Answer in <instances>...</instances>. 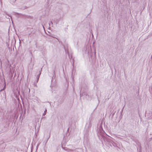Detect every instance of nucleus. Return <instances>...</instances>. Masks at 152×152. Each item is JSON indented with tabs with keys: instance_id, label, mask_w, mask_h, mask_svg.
Returning <instances> with one entry per match:
<instances>
[{
	"instance_id": "nucleus-11",
	"label": "nucleus",
	"mask_w": 152,
	"mask_h": 152,
	"mask_svg": "<svg viewBox=\"0 0 152 152\" xmlns=\"http://www.w3.org/2000/svg\"><path fill=\"white\" fill-rule=\"evenodd\" d=\"M50 137V135H49V137L48 138V139Z\"/></svg>"
},
{
	"instance_id": "nucleus-9",
	"label": "nucleus",
	"mask_w": 152,
	"mask_h": 152,
	"mask_svg": "<svg viewBox=\"0 0 152 152\" xmlns=\"http://www.w3.org/2000/svg\"><path fill=\"white\" fill-rule=\"evenodd\" d=\"M5 17H6V18H9H9H8V17H7V16H6Z\"/></svg>"
},
{
	"instance_id": "nucleus-5",
	"label": "nucleus",
	"mask_w": 152,
	"mask_h": 152,
	"mask_svg": "<svg viewBox=\"0 0 152 152\" xmlns=\"http://www.w3.org/2000/svg\"><path fill=\"white\" fill-rule=\"evenodd\" d=\"M50 23H51L52 24H53V23L52 21H50V22L49 23V24L50 25Z\"/></svg>"
},
{
	"instance_id": "nucleus-3",
	"label": "nucleus",
	"mask_w": 152,
	"mask_h": 152,
	"mask_svg": "<svg viewBox=\"0 0 152 152\" xmlns=\"http://www.w3.org/2000/svg\"><path fill=\"white\" fill-rule=\"evenodd\" d=\"M74 71L75 72V71L74 70V69H72V76L73 80V79H74V77H73V73Z\"/></svg>"
},
{
	"instance_id": "nucleus-10",
	"label": "nucleus",
	"mask_w": 152,
	"mask_h": 152,
	"mask_svg": "<svg viewBox=\"0 0 152 152\" xmlns=\"http://www.w3.org/2000/svg\"><path fill=\"white\" fill-rule=\"evenodd\" d=\"M30 89H29V92H30Z\"/></svg>"
},
{
	"instance_id": "nucleus-1",
	"label": "nucleus",
	"mask_w": 152,
	"mask_h": 152,
	"mask_svg": "<svg viewBox=\"0 0 152 152\" xmlns=\"http://www.w3.org/2000/svg\"><path fill=\"white\" fill-rule=\"evenodd\" d=\"M42 68L39 71V73H38V74L37 75V77H36L37 79V82H38V81L39 80V77H40V75L41 74V72L42 71Z\"/></svg>"
},
{
	"instance_id": "nucleus-6",
	"label": "nucleus",
	"mask_w": 152,
	"mask_h": 152,
	"mask_svg": "<svg viewBox=\"0 0 152 152\" xmlns=\"http://www.w3.org/2000/svg\"><path fill=\"white\" fill-rule=\"evenodd\" d=\"M50 36L52 37L53 38H55V37H54L53 36V35H50Z\"/></svg>"
},
{
	"instance_id": "nucleus-4",
	"label": "nucleus",
	"mask_w": 152,
	"mask_h": 152,
	"mask_svg": "<svg viewBox=\"0 0 152 152\" xmlns=\"http://www.w3.org/2000/svg\"><path fill=\"white\" fill-rule=\"evenodd\" d=\"M67 53L68 55V56H69V58H72V56H70L68 51L67 52Z\"/></svg>"
},
{
	"instance_id": "nucleus-8",
	"label": "nucleus",
	"mask_w": 152,
	"mask_h": 152,
	"mask_svg": "<svg viewBox=\"0 0 152 152\" xmlns=\"http://www.w3.org/2000/svg\"><path fill=\"white\" fill-rule=\"evenodd\" d=\"M113 146H115V143L113 144Z\"/></svg>"
},
{
	"instance_id": "nucleus-2",
	"label": "nucleus",
	"mask_w": 152,
	"mask_h": 152,
	"mask_svg": "<svg viewBox=\"0 0 152 152\" xmlns=\"http://www.w3.org/2000/svg\"><path fill=\"white\" fill-rule=\"evenodd\" d=\"M47 112V109H45V110L44 111V113H43L42 114V116H45L46 114V112Z\"/></svg>"
},
{
	"instance_id": "nucleus-12",
	"label": "nucleus",
	"mask_w": 152,
	"mask_h": 152,
	"mask_svg": "<svg viewBox=\"0 0 152 152\" xmlns=\"http://www.w3.org/2000/svg\"><path fill=\"white\" fill-rule=\"evenodd\" d=\"M71 151H73V150H71Z\"/></svg>"
},
{
	"instance_id": "nucleus-7",
	"label": "nucleus",
	"mask_w": 152,
	"mask_h": 152,
	"mask_svg": "<svg viewBox=\"0 0 152 152\" xmlns=\"http://www.w3.org/2000/svg\"><path fill=\"white\" fill-rule=\"evenodd\" d=\"M7 16L9 17H10L12 19V18H11V16H10V15H8Z\"/></svg>"
}]
</instances>
